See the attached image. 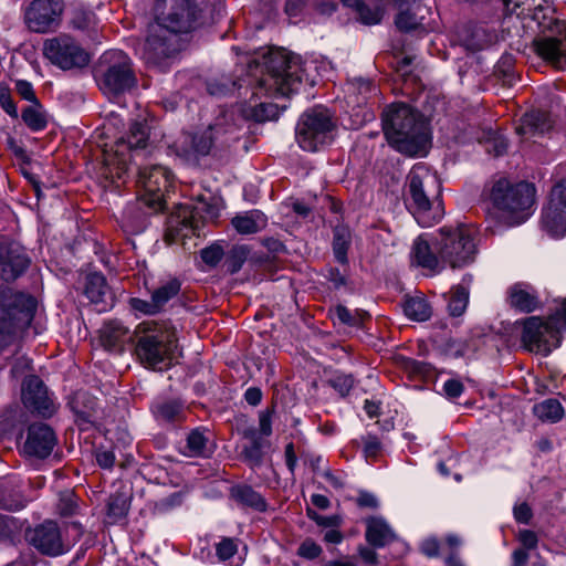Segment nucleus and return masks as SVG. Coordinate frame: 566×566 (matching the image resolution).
<instances>
[{
    "instance_id": "nucleus-1",
    "label": "nucleus",
    "mask_w": 566,
    "mask_h": 566,
    "mask_svg": "<svg viewBox=\"0 0 566 566\" xmlns=\"http://www.w3.org/2000/svg\"><path fill=\"white\" fill-rule=\"evenodd\" d=\"M163 11L150 24L148 35L137 48V53L149 65L163 67L176 52L177 33L188 32L195 18L189 0H163Z\"/></svg>"
},
{
    "instance_id": "nucleus-2",
    "label": "nucleus",
    "mask_w": 566,
    "mask_h": 566,
    "mask_svg": "<svg viewBox=\"0 0 566 566\" xmlns=\"http://www.w3.org/2000/svg\"><path fill=\"white\" fill-rule=\"evenodd\" d=\"M382 130L388 144L408 156H423L430 144L429 124L418 111L394 103L382 113Z\"/></svg>"
},
{
    "instance_id": "nucleus-3",
    "label": "nucleus",
    "mask_w": 566,
    "mask_h": 566,
    "mask_svg": "<svg viewBox=\"0 0 566 566\" xmlns=\"http://www.w3.org/2000/svg\"><path fill=\"white\" fill-rule=\"evenodd\" d=\"M438 175L423 163L416 164L407 176L406 207L421 227H431L443 217Z\"/></svg>"
},
{
    "instance_id": "nucleus-4",
    "label": "nucleus",
    "mask_w": 566,
    "mask_h": 566,
    "mask_svg": "<svg viewBox=\"0 0 566 566\" xmlns=\"http://www.w3.org/2000/svg\"><path fill=\"white\" fill-rule=\"evenodd\" d=\"M136 355L146 367L157 370L169 368L177 359L176 328L167 321H145L136 328Z\"/></svg>"
},
{
    "instance_id": "nucleus-5",
    "label": "nucleus",
    "mask_w": 566,
    "mask_h": 566,
    "mask_svg": "<svg viewBox=\"0 0 566 566\" xmlns=\"http://www.w3.org/2000/svg\"><path fill=\"white\" fill-rule=\"evenodd\" d=\"M534 198L533 185L525 181L512 182L504 177L493 184L490 192L499 220L509 227L518 226L532 216Z\"/></svg>"
},
{
    "instance_id": "nucleus-6",
    "label": "nucleus",
    "mask_w": 566,
    "mask_h": 566,
    "mask_svg": "<svg viewBox=\"0 0 566 566\" xmlns=\"http://www.w3.org/2000/svg\"><path fill=\"white\" fill-rule=\"evenodd\" d=\"M266 73L258 83V92L271 97L290 96L298 91L304 70L297 56L277 51L271 53L266 61Z\"/></svg>"
},
{
    "instance_id": "nucleus-7",
    "label": "nucleus",
    "mask_w": 566,
    "mask_h": 566,
    "mask_svg": "<svg viewBox=\"0 0 566 566\" xmlns=\"http://www.w3.org/2000/svg\"><path fill=\"white\" fill-rule=\"evenodd\" d=\"M33 296L11 287L0 290V346L10 345L33 318Z\"/></svg>"
},
{
    "instance_id": "nucleus-8",
    "label": "nucleus",
    "mask_w": 566,
    "mask_h": 566,
    "mask_svg": "<svg viewBox=\"0 0 566 566\" xmlns=\"http://www.w3.org/2000/svg\"><path fill=\"white\" fill-rule=\"evenodd\" d=\"M522 345L528 352L548 355L560 345V332L566 331V298L547 321L531 316L522 322Z\"/></svg>"
},
{
    "instance_id": "nucleus-9",
    "label": "nucleus",
    "mask_w": 566,
    "mask_h": 566,
    "mask_svg": "<svg viewBox=\"0 0 566 566\" xmlns=\"http://www.w3.org/2000/svg\"><path fill=\"white\" fill-rule=\"evenodd\" d=\"M149 145V128L145 122H134L127 134L120 137L114 146L104 150L105 172L107 178L122 179L130 164L133 154L138 155Z\"/></svg>"
},
{
    "instance_id": "nucleus-10",
    "label": "nucleus",
    "mask_w": 566,
    "mask_h": 566,
    "mask_svg": "<svg viewBox=\"0 0 566 566\" xmlns=\"http://www.w3.org/2000/svg\"><path fill=\"white\" fill-rule=\"evenodd\" d=\"M436 251L443 266L449 264L455 269L471 264L476 254L474 231L464 224L441 228L436 241Z\"/></svg>"
},
{
    "instance_id": "nucleus-11",
    "label": "nucleus",
    "mask_w": 566,
    "mask_h": 566,
    "mask_svg": "<svg viewBox=\"0 0 566 566\" xmlns=\"http://www.w3.org/2000/svg\"><path fill=\"white\" fill-rule=\"evenodd\" d=\"M335 133L336 122L332 113L323 106H315L300 117L295 137L303 150L317 151L332 143Z\"/></svg>"
},
{
    "instance_id": "nucleus-12",
    "label": "nucleus",
    "mask_w": 566,
    "mask_h": 566,
    "mask_svg": "<svg viewBox=\"0 0 566 566\" xmlns=\"http://www.w3.org/2000/svg\"><path fill=\"white\" fill-rule=\"evenodd\" d=\"M137 185L139 201L153 212L165 208V193L172 187V175L167 167L149 165L139 168Z\"/></svg>"
},
{
    "instance_id": "nucleus-13",
    "label": "nucleus",
    "mask_w": 566,
    "mask_h": 566,
    "mask_svg": "<svg viewBox=\"0 0 566 566\" xmlns=\"http://www.w3.org/2000/svg\"><path fill=\"white\" fill-rule=\"evenodd\" d=\"M101 65L105 66L103 73V88L108 93H124L136 84L129 56L120 50H111L101 57Z\"/></svg>"
},
{
    "instance_id": "nucleus-14",
    "label": "nucleus",
    "mask_w": 566,
    "mask_h": 566,
    "mask_svg": "<svg viewBox=\"0 0 566 566\" xmlns=\"http://www.w3.org/2000/svg\"><path fill=\"white\" fill-rule=\"evenodd\" d=\"M43 54L52 64L62 70L83 67L90 62L85 50L67 34L45 40Z\"/></svg>"
},
{
    "instance_id": "nucleus-15",
    "label": "nucleus",
    "mask_w": 566,
    "mask_h": 566,
    "mask_svg": "<svg viewBox=\"0 0 566 566\" xmlns=\"http://www.w3.org/2000/svg\"><path fill=\"white\" fill-rule=\"evenodd\" d=\"M63 11V0H32L24 10V22L29 30L46 33L59 27Z\"/></svg>"
},
{
    "instance_id": "nucleus-16",
    "label": "nucleus",
    "mask_w": 566,
    "mask_h": 566,
    "mask_svg": "<svg viewBox=\"0 0 566 566\" xmlns=\"http://www.w3.org/2000/svg\"><path fill=\"white\" fill-rule=\"evenodd\" d=\"M542 228L552 238L566 235V185H556L542 212Z\"/></svg>"
},
{
    "instance_id": "nucleus-17",
    "label": "nucleus",
    "mask_w": 566,
    "mask_h": 566,
    "mask_svg": "<svg viewBox=\"0 0 566 566\" xmlns=\"http://www.w3.org/2000/svg\"><path fill=\"white\" fill-rule=\"evenodd\" d=\"M28 542L40 553L59 556L70 551L72 543L65 541L55 522L46 521L27 532Z\"/></svg>"
},
{
    "instance_id": "nucleus-18",
    "label": "nucleus",
    "mask_w": 566,
    "mask_h": 566,
    "mask_svg": "<svg viewBox=\"0 0 566 566\" xmlns=\"http://www.w3.org/2000/svg\"><path fill=\"white\" fill-rule=\"evenodd\" d=\"M21 399L29 411L43 418L51 417L56 410L54 399L46 386L34 375L24 378Z\"/></svg>"
},
{
    "instance_id": "nucleus-19",
    "label": "nucleus",
    "mask_w": 566,
    "mask_h": 566,
    "mask_svg": "<svg viewBox=\"0 0 566 566\" xmlns=\"http://www.w3.org/2000/svg\"><path fill=\"white\" fill-rule=\"evenodd\" d=\"M25 249L14 241H0V279L9 282L20 276L30 265Z\"/></svg>"
},
{
    "instance_id": "nucleus-20",
    "label": "nucleus",
    "mask_w": 566,
    "mask_h": 566,
    "mask_svg": "<svg viewBox=\"0 0 566 566\" xmlns=\"http://www.w3.org/2000/svg\"><path fill=\"white\" fill-rule=\"evenodd\" d=\"M395 2L398 8L395 24L400 31L432 30L429 24L424 23L426 14L430 11L428 7L418 0H395Z\"/></svg>"
},
{
    "instance_id": "nucleus-21",
    "label": "nucleus",
    "mask_w": 566,
    "mask_h": 566,
    "mask_svg": "<svg viewBox=\"0 0 566 566\" xmlns=\"http://www.w3.org/2000/svg\"><path fill=\"white\" fill-rule=\"evenodd\" d=\"M56 444V436L51 427L34 423L29 427L23 450L27 454L44 459L51 454Z\"/></svg>"
},
{
    "instance_id": "nucleus-22",
    "label": "nucleus",
    "mask_w": 566,
    "mask_h": 566,
    "mask_svg": "<svg viewBox=\"0 0 566 566\" xmlns=\"http://www.w3.org/2000/svg\"><path fill=\"white\" fill-rule=\"evenodd\" d=\"M85 295L95 305L97 312H106L114 305V295L101 273H91L86 277Z\"/></svg>"
},
{
    "instance_id": "nucleus-23",
    "label": "nucleus",
    "mask_w": 566,
    "mask_h": 566,
    "mask_svg": "<svg viewBox=\"0 0 566 566\" xmlns=\"http://www.w3.org/2000/svg\"><path fill=\"white\" fill-rule=\"evenodd\" d=\"M242 436L248 440L242 446L241 457L245 463L251 468H259L263 463L264 449L270 447L269 441L264 440L258 434L256 428H247L243 430Z\"/></svg>"
},
{
    "instance_id": "nucleus-24",
    "label": "nucleus",
    "mask_w": 566,
    "mask_h": 566,
    "mask_svg": "<svg viewBox=\"0 0 566 566\" xmlns=\"http://www.w3.org/2000/svg\"><path fill=\"white\" fill-rule=\"evenodd\" d=\"M510 305L523 313H531L538 308L539 298L536 290L527 283H516L507 291Z\"/></svg>"
},
{
    "instance_id": "nucleus-25",
    "label": "nucleus",
    "mask_w": 566,
    "mask_h": 566,
    "mask_svg": "<svg viewBox=\"0 0 566 566\" xmlns=\"http://www.w3.org/2000/svg\"><path fill=\"white\" fill-rule=\"evenodd\" d=\"M412 260L418 266L428 270L432 274L439 273L443 269L439 254L436 255L428 242L420 237L413 242Z\"/></svg>"
},
{
    "instance_id": "nucleus-26",
    "label": "nucleus",
    "mask_w": 566,
    "mask_h": 566,
    "mask_svg": "<svg viewBox=\"0 0 566 566\" xmlns=\"http://www.w3.org/2000/svg\"><path fill=\"white\" fill-rule=\"evenodd\" d=\"M554 125V120L549 113L541 109H535L526 113L522 118V124L517 127L518 134L527 133H545L548 132Z\"/></svg>"
},
{
    "instance_id": "nucleus-27",
    "label": "nucleus",
    "mask_w": 566,
    "mask_h": 566,
    "mask_svg": "<svg viewBox=\"0 0 566 566\" xmlns=\"http://www.w3.org/2000/svg\"><path fill=\"white\" fill-rule=\"evenodd\" d=\"M366 539L374 547H384L395 539V533L382 518L367 521Z\"/></svg>"
},
{
    "instance_id": "nucleus-28",
    "label": "nucleus",
    "mask_w": 566,
    "mask_h": 566,
    "mask_svg": "<svg viewBox=\"0 0 566 566\" xmlns=\"http://www.w3.org/2000/svg\"><path fill=\"white\" fill-rule=\"evenodd\" d=\"M231 223L240 234H253L266 226V218L260 210H250L235 216Z\"/></svg>"
},
{
    "instance_id": "nucleus-29",
    "label": "nucleus",
    "mask_w": 566,
    "mask_h": 566,
    "mask_svg": "<svg viewBox=\"0 0 566 566\" xmlns=\"http://www.w3.org/2000/svg\"><path fill=\"white\" fill-rule=\"evenodd\" d=\"M128 338V329L118 321L106 323L101 331V340L108 350L120 348Z\"/></svg>"
},
{
    "instance_id": "nucleus-30",
    "label": "nucleus",
    "mask_w": 566,
    "mask_h": 566,
    "mask_svg": "<svg viewBox=\"0 0 566 566\" xmlns=\"http://www.w3.org/2000/svg\"><path fill=\"white\" fill-rule=\"evenodd\" d=\"M17 484L10 479H0V509L19 511L25 507L28 501L15 491Z\"/></svg>"
},
{
    "instance_id": "nucleus-31",
    "label": "nucleus",
    "mask_w": 566,
    "mask_h": 566,
    "mask_svg": "<svg viewBox=\"0 0 566 566\" xmlns=\"http://www.w3.org/2000/svg\"><path fill=\"white\" fill-rule=\"evenodd\" d=\"M153 413L161 422L179 421L182 418L184 407L177 400L159 401L153 406Z\"/></svg>"
},
{
    "instance_id": "nucleus-32",
    "label": "nucleus",
    "mask_w": 566,
    "mask_h": 566,
    "mask_svg": "<svg viewBox=\"0 0 566 566\" xmlns=\"http://www.w3.org/2000/svg\"><path fill=\"white\" fill-rule=\"evenodd\" d=\"M534 415L542 421L557 422L564 417V408L557 399H546L533 407Z\"/></svg>"
},
{
    "instance_id": "nucleus-33",
    "label": "nucleus",
    "mask_w": 566,
    "mask_h": 566,
    "mask_svg": "<svg viewBox=\"0 0 566 566\" xmlns=\"http://www.w3.org/2000/svg\"><path fill=\"white\" fill-rule=\"evenodd\" d=\"M403 312L408 318L417 322H424L432 314L428 301L420 296L407 298L403 303Z\"/></svg>"
},
{
    "instance_id": "nucleus-34",
    "label": "nucleus",
    "mask_w": 566,
    "mask_h": 566,
    "mask_svg": "<svg viewBox=\"0 0 566 566\" xmlns=\"http://www.w3.org/2000/svg\"><path fill=\"white\" fill-rule=\"evenodd\" d=\"M232 495L241 504L253 507L255 510L264 511L266 507L263 497L248 485L233 489Z\"/></svg>"
},
{
    "instance_id": "nucleus-35",
    "label": "nucleus",
    "mask_w": 566,
    "mask_h": 566,
    "mask_svg": "<svg viewBox=\"0 0 566 566\" xmlns=\"http://www.w3.org/2000/svg\"><path fill=\"white\" fill-rule=\"evenodd\" d=\"M350 245V232L347 228L338 227L334 231L333 251L335 259L342 263H347V251Z\"/></svg>"
},
{
    "instance_id": "nucleus-36",
    "label": "nucleus",
    "mask_w": 566,
    "mask_h": 566,
    "mask_svg": "<svg viewBox=\"0 0 566 566\" xmlns=\"http://www.w3.org/2000/svg\"><path fill=\"white\" fill-rule=\"evenodd\" d=\"M208 439L199 429L192 430L186 441V454L189 457H207L209 451L207 449Z\"/></svg>"
},
{
    "instance_id": "nucleus-37",
    "label": "nucleus",
    "mask_w": 566,
    "mask_h": 566,
    "mask_svg": "<svg viewBox=\"0 0 566 566\" xmlns=\"http://www.w3.org/2000/svg\"><path fill=\"white\" fill-rule=\"evenodd\" d=\"M469 303V291L463 285H458L452 290L451 297L448 303L450 315L460 316L464 313Z\"/></svg>"
},
{
    "instance_id": "nucleus-38",
    "label": "nucleus",
    "mask_w": 566,
    "mask_h": 566,
    "mask_svg": "<svg viewBox=\"0 0 566 566\" xmlns=\"http://www.w3.org/2000/svg\"><path fill=\"white\" fill-rule=\"evenodd\" d=\"M129 510V503L126 496L120 494L112 495L107 503V516L112 523L123 520Z\"/></svg>"
},
{
    "instance_id": "nucleus-39",
    "label": "nucleus",
    "mask_w": 566,
    "mask_h": 566,
    "mask_svg": "<svg viewBox=\"0 0 566 566\" xmlns=\"http://www.w3.org/2000/svg\"><path fill=\"white\" fill-rule=\"evenodd\" d=\"M179 291H180L179 281L170 280V281L166 282L165 284H163L161 286H159L158 289H156L153 292L151 297H153L154 302L156 303L158 310L160 311L169 300H171L179 293Z\"/></svg>"
},
{
    "instance_id": "nucleus-40",
    "label": "nucleus",
    "mask_w": 566,
    "mask_h": 566,
    "mask_svg": "<svg viewBox=\"0 0 566 566\" xmlns=\"http://www.w3.org/2000/svg\"><path fill=\"white\" fill-rule=\"evenodd\" d=\"M249 254L244 245L233 247L226 256L224 264L230 273H237L241 270Z\"/></svg>"
},
{
    "instance_id": "nucleus-41",
    "label": "nucleus",
    "mask_w": 566,
    "mask_h": 566,
    "mask_svg": "<svg viewBox=\"0 0 566 566\" xmlns=\"http://www.w3.org/2000/svg\"><path fill=\"white\" fill-rule=\"evenodd\" d=\"M22 119L25 125L33 132H40L46 127L45 117L40 111L33 107H27L22 112Z\"/></svg>"
},
{
    "instance_id": "nucleus-42",
    "label": "nucleus",
    "mask_w": 566,
    "mask_h": 566,
    "mask_svg": "<svg viewBox=\"0 0 566 566\" xmlns=\"http://www.w3.org/2000/svg\"><path fill=\"white\" fill-rule=\"evenodd\" d=\"M364 455L367 461L374 462L382 451V444L378 437L368 434L364 439Z\"/></svg>"
},
{
    "instance_id": "nucleus-43",
    "label": "nucleus",
    "mask_w": 566,
    "mask_h": 566,
    "mask_svg": "<svg viewBox=\"0 0 566 566\" xmlns=\"http://www.w3.org/2000/svg\"><path fill=\"white\" fill-rule=\"evenodd\" d=\"M354 9L358 12L359 19L365 24H377L381 20V10L379 8L371 9L365 6L363 1L359 3V7H355Z\"/></svg>"
},
{
    "instance_id": "nucleus-44",
    "label": "nucleus",
    "mask_w": 566,
    "mask_h": 566,
    "mask_svg": "<svg viewBox=\"0 0 566 566\" xmlns=\"http://www.w3.org/2000/svg\"><path fill=\"white\" fill-rule=\"evenodd\" d=\"M329 384L342 397H345L352 390L354 379L349 375L337 374L331 378Z\"/></svg>"
},
{
    "instance_id": "nucleus-45",
    "label": "nucleus",
    "mask_w": 566,
    "mask_h": 566,
    "mask_svg": "<svg viewBox=\"0 0 566 566\" xmlns=\"http://www.w3.org/2000/svg\"><path fill=\"white\" fill-rule=\"evenodd\" d=\"M201 259L209 266H216L223 258L224 252L220 244H211L201 250Z\"/></svg>"
},
{
    "instance_id": "nucleus-46",
    "label": "nucleus",
    "mask_w": 566,
    "mask_h": 566,
    "mask_svg": "<svg viewBox=\"0 0 566 566\" xmlns=\"http://www.w3.org/2000/svg\"><path fill=\"white\" fill-rule=\"evenodd\" d=\"M273 415V408H266L259 412V428L256 429V431L261 438L270 437L272 434Z\"/></svg>"
},
{
    "instance_id": "nucleus-47",
    "label": "nucleus",
    "mask_w": 566,
    "mask_h": 566,
    "mask_svg": "<svg viewBox=\"0 0 566 566\" xmlns=\"http://www.w3.org/2000/svg\"><path fill=\"white\" fill-rule=\"evenodd\" d=\"M276 106L271 103H260L254 107L253 117L258 122L272 120L276 118Z\"/></svg>"
},
{
    "instance_id": "nucleus-48",
    "label": "nucleus",
    "mask_w": 566,
    "mask_h": 566,
    "mask_svg": "<svg viewBox=\"0 0 566 566\" xmlns=\"http://www.w3.org/2000/svg\"><path fill=\"white\" fill-rule=\"evenodd\" d=\"M298 556L315 559L322 554V547L311 538H306L297 548Z\"/></svg>"
},
{
    "instance_id": "nucleus-49",
    "label": "nucleus",
    "mask_w": 566,
    "mask_h": 566,
    "mask_svg": "<svg viewBox=\"0 0 566 566\" xmlns=\"http://www.w3.org/2000/svg\"><path fill=\"white\" fill-rule=\"evenodd\" d=\"M129 304H130V307L135 312L145 314V315H154L159 312L153 297L150 298V301L142 300L138 297H133V298H130Z\"/></svg>"
},
{
    "instance_id": "nucleus-50",
    "label": "nucleus",
    "mask_w": 566,
    "mask_h": 566,
    "mask_svg": "<svg viewBox=\"0 0 566 566\" xmlns=\"http://www.w3.org/2000/svg\"><path fill=\"white\" fill-rule=\"evenodd\" d=\"M72 23L76 29L87 30L95 23V14L92 11L78 10L75 12Z\"/></svg>"
},
{
    "instance_id": "nucleus-51",
    "label": "nucleus",
    "mask_w": 566,
    "mask_h": 566,
    "mask_svg": "<svg viewBox=\"0 0 566 566\" xmlns=\"http://www.w3.org/2000/svg\"><path fill=\"white\" fill-rule=\"evenodd\" d=\"M217 555L221 560H228L231 557L234 556V554L238 551V546L232 538H223L218 545H217Z\"/></svg>"
},
{
    "instance_id": "nucleus-52",
    "label": "nucleus",
    "mask_w": 566,
    "mask_h": 566,
    "mask_svg": "<svg viewBox=\"0 0 566 566\" xmlns=\"http://www.w3.org/2000/svg\"><path fill=\"white\" fill-rule=\"evenodd\" d=\"M0 105L3 111L11 117H18L17 106L11 98L10 91L7 86L0 84Z\"/></svg>"
},
{
    "instance_id": "nucleus-53",
    "label": "nucleus",
    "mask_w": 566,
    "mask_h": 566,
    "mask_svg": "<svg viewBox=\"0 0 566 566\" xmlns=\"http://www.w3.org/2000/svg\"><path fill=\"white\" fill-rule=\"evenodd\" d=\"M517 539L523 549L530 551L537 547L538 537L535 532L531 530H522L518 532Z\"/></svg>"
},
{
    "instance_id": "nucleus-54",
    "label": "nucleus",
    "mask_w": 566,
    "mask_h": 566,
    "mask_svg": "<svg viewBox=\"0 0 566 566\" xmlns=\"http://www.w3.org/2000/svg\"><path fill=\"white\" fill-rule=\"evenodd\" d=\"M333 316L338 319V322L349 326L357 324L356 316L344 305H337L333 310Z\"/></svg>"
},
{
    "instance_id": "nucleus-55",
    "label": "nucleus",
    "mask_w": 566,
    "mask_h": 566,
    "mask_svg": "<svg viewBox=\"0 0 566 566\" xmlns=\"http://www.w3.org/2000/svg\"><path fill=\"white\" fill-rule=\"evenodd\" d=\"M307 515L317 525L324 526V527L337 526L340 522L338 516H323V515L317 514L313 510H307Z\"/></svg>"
},
{
    "instance_id": "nucleus-56",
    "label": "nucleus",
    "mask_w": 566,
    "mask_h": 566,
    "mask_svg": "<svg viewBox=\"0 0 566 566\" xmlns=\"http://www.w3.org/2000/svg\"><path fill=\"white\" fill-rule=\"evenodd\" d=\"M442 389L447 397L458 398L463 392V385L459 379L451 378L443 384Z\"/></svg>"
},
{
    "instance_id": "nucleus-57",
    "label": "nucleus",
    "mask_w": 566,
    "mask_h": 566,
    "mask_svg": "<svg viewBox=\"0 0 566 566\" xmlns=\"http://www.w3.org/2000/svg\"><path fill=\"white\" fill-rule=\"evenodd\" d=\"M15 90L18 94L25 101L34 102L36 99L33 86L30 82L19 80L15 83Z\"/></svg>"
},
{
    "instance_id": "nucleus-58",
    "label": "nucleus",
    "mask_w": 566,
    "mask_h": 566,
    "mask_svg": "<svg viewBox=\"0 0 566 566\" xmlns=\"http://www.w3.org/2000/svg\"><path fill=\"white\" fill-rule=\"evenodd\" d=\"M439 541L434 537H429L422 541L420 551L428 557H436L439 554Z\"/></svg>"
},
{
    "instance_id": "nucleus-59",
    "label": "nucleus",
    "mask_w": 566,
    "mask_h": 566,
    "mask_svg": "<svg viewBox=\"0 0 566 566\" xmlns=\"http://www.w3.org/2000/svg\"><path fill=\"white\" fill-rule=\"evenodd\" d=\"M514 517L517 522L527 524L532 518L531 507L526 503L514 506Z\"/></svg>"
},
{
    "instance_id": "nucleus-60",
    "label": "nucleus",
    "mask_w": 566,
    "mask_h": 566,
    "mask_svg": "<svg viewBox=\"0 0 566 566\" xmlns=\"http://www.w3.org/2000/svg\"><path fill=\"white\" fill-rule=\"evenodd\" d=\"M96 462L101 468L111 469L115 462V455L111 450H102L96 452Z\"/></svg>"
},
{
    "instance_id": "nucleus-61",
    "label": "nucleus",
    "mask_w": 566,
    "mask_h": 566,
    "mask_svg": "<svg viewBox=\"0 0 566 566\" xmlns=\"http://www.w3.org/2000/svg\"><path fill=\"white\" fill-rule=\"evenodd\" d=\"M484 36V32L481 30H476L473 34L472 39H468L464 42V45L468 50L479 51L484 48V43L481 42V38Z\"/></svg>"
},
{
    "instance_id": "nucleus-62",
    "label": "nucleus",
    "mask_w": 566,
    "mask_h": 566,
    "mask_svg": "<svg viewBox=\"0 0 566 566\" xmlns=\"http://www.w3.org/2000/svg\"><path fill=\"white\" fill-rule=\"evenodd\" d=\"M245 401L251 406H258L262 400V391L256 387H250L244 394Z\"/></svg>"
},
{
    "instance_id": "nucleus-63",
    "label": "nucleus",
    "mask_w": 566,
    "mask_h": 566,
    "mask_svg": "<svg viewBox=\"0 0 566 566\" xmlns=\"http://www.w3.org/2000/svg\"><path fill=\"white\" fill-rule=\"evenodd\" d=\"M507 149V142L505 138L496 137L492 142V148H488L489 153H492L494 156L503 155Z\"/></svg>"
},
{
    "instance_id": "nucleus-64",
    "label": "nucleus",
    "mask_w": 566,
    "mask_h": 566,
    "mask_svg": "<svg viewBox=\"0 0 566 566\" xmlns=\"http://www.w3.org/2000/svg\"><path fill=\"white\" fill-rule=\"evenodd\" d=\"M528 554L526 549L518 548L513 552V566H526Z\"/></svg>"
}]
</instances>
